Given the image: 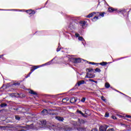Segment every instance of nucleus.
<instances>
[{"mask_svg":"<svg viewBox=\"0 0 131 131\" xmlns=\"http://www.w3.org/2000/svg\"><path fill=\"white\" fill-rule=\"evenodd\" d=\"M51 63H52V61H49V62H47V63H46L45 64H43L42 65L34 66L33 67H32V69L31 70V72H32H32H33V71H34V70H35L36 69H37L38 68H40V67H42L43 66H46L47 65H51Z\"/></svg>","mask_w":131,"mask_h":131,"instance_id":"f257e3e1","label":"nucleus"},{"mask_svg":"<svg viewBox=\"0 0 131 131\" xmlns=\"http://www.w3.org/2000/svg\"><path fill=\"white\" fill-rule=\"evenodd\" d=\"M85 83V82L84 80H80L75 85V87L77 88L78 86H80V85H81V84H84Z\"/></svg>","mask_w":131,"mask_h":131,"instance_id":"f03ea898","label":"nucleus"},{"mask_svg":"<svg viewBox=\"0 0 131 131\" xmlns=\"http://www.w3.org/2000/svg\"><path fill=\"white\" fill-rule=\"evenodd\" d=\"M26 12H27V13L29 14V15H34V14H35V11L31 9L26 10Z\"/></svg>","mask_w":131,"mask_h":131,"instance_id":"7ed1b4c3","label":"nucleus"},{"mask_svg":"<svg viewBox=\"0 0 131 131\" xmlns=\"http://www.w3.org/2000/svg\"><path fill=\"white\" fill-rule=\"evenodd\" d=\"M96 76L95 75H92L89 74V73H87L85 78H94Z\"/></svg>","mask_w":131,"mask_h":131,"instance_id":"20e7f679","label":"nucleus"},{"mask_svg":"<svg viewBox=\"0 0 131 131\" xmlns=\"http://www.w3.org/2000/svg\"><path fill=\"white\" fill-rule=\"evenodd\" d=\"M116 11H117V8H113L112 7L108 8V12H110V13H113V12H116Z\"/></svg>","mask_w":131,"mask_h":131,"instance_id":"39448f33","label":"nucleus"},{"mask_svg":"<svg viewBox=\"0 0 131 131\" xmlns=\"http://www.w3.org/2000/svg\"><path fill=\"white\" fill-rule=\"evenodd\" d=\"M99 130L100 131H106L107 130V127L106 126H100L99 127Z\"/></svg>","mask_w":131,"mask_h":131,"instance_id":"423d86ee","label":"nucleus"},{"mask_svg":"<svg viewBox=\"0 0 131 131\" xmlns=\"http://www.w3.org/2000/svg\"><path fill=\"white\" fill-rule=\"evenodd\" d=\"M74 60L75 63H80V62H82V61H84L83 59H81L80 58H75Z\"/></svg>","mask_w":131,"mask_h":131,"instance_id":"0eeeda50","label":"nucleus"},{"mask_svg":"<svg viewBox=\"0 0 131 131\" xmlns=\"http://www.w3.org/2000/svg\"><path fill=\"white\" fill-rule=\"evenodd\" d=\"M95 14H97V13L95 12H92V13L89 14L86 17V18H92V17H93L94 16V15H95Z\"/></svg>","mask_w":131,"mask_h":131,"instance_id":"6e6552de","label":"nucleus"},{"mask_svg":"<svg viewBox=\"0 0 131 131\" xmlns=\"http://www.w3.org/2000/svg\"><path fill=\"white\" fill-rule=\"evenodd\" d=\"M77 99L75 97H73L70 99V102L72 103V104H74V103H75Z\"/></svg>","mask_w":131,"mask_h":131,"instance_id":"1a4fd4ad","label":"nucleus"},{"mask_svg":"<svg viewBox=\"0 0 131 131\" xmlns=\"http://www.w3.org/2000/svg\"><path fill=\"white\" fill-rule=\"evenodd\" d=\"M101 18V16H95L93 18H92V21L93 22H96V20H97L98 19H100Z\"/></svg>","mask_w":131,"mask_h":131,"instance_id":"9d476101","label":"nucleus"},{"mask_svg":"<svg viewBox=\"0 0 131 131\" xmlns=\"http://www.w3.org/2000/svg\"><path fill=\"white\" fill-rule=\"evenodd\" d=\"M86 24V22L85 21H82L80 22V24L82 28H84V26H85Z\"/></svg>","mask_w":131,"mask_h":131,"instance_id":"9b49d317","label":"nucleus"},{"mask_svg":"<svg viewBox=\"0 0 131 131\" xmlns=\"http://www.w3.org/2000/svg\"><path fill=\"white\" fill-rule=\"evenodd\" d=\"M56 119H57V120H59V121H63V120H64V119L60 117H56Z\"/></svg>","mask_w":131,"mask_h":131,"instance_id":"f8f14e48","label":"nucleus"},{"mask_svg":"<svg viewBox=\"0 0 131 131\" xmlns=\"http://www.w3.org/2000/svg\"><path fill=\"white\" fill-rule=\"evenodd\" d=\"M41 113H42L43 114H44V115H46L47 114H48V110L44 109L42 112Z\"/></svg>","mask_w":131,"mask_h":131,"instance_id":"ddd939ff","label":"nucleus"},{"mask_svg":"<svg viewBox=\"0 0 131 131\" xmlns=\"http://www.w3.org/2000/svg\"><path fill=\"white\" fill-rule=\"evenodd\" d=\"M65 129L67 131H71V130H73V128H71V127H69L68 126H67L66 128H65Z\"/></svg>","mask_w":131,"mask_h":131,"instance_id":"4468645a","label":"nucleus"},{"mask_svg":"<svg viewBox=\"0 0 131 131\" xmlns=\"http://www.w3.org/2000/svg\"><path fill=\"white\" fill-rule=\"evenodd\" d=\"M116 12H117V13H122V12H125V10H124V9H119L118 10V9H117V11H116Z\"/></svg>","mask_w":131,"mask_h":131,"instance_id":"2eb2a0df","label":"nucleus"},{"mask_svg":"<svg viewBox=\"0 0 131 131\" xmlns=\"http://www.w3.org/2000/svg\"><path fill=\"white\" fill-rule=\"evenodd\" d=\"M29 94H31V95H36V93L35 92L33 91V90H30L29 91Z\"/></svg>","mask_w":131,"mask_h":131,"instance_id":"dca6fc26","label":"nucleus"},{"mask_svg":"<svg viewBox=\"0 0 131 131\" xmlns=\"http://www.w3.org/2000/svg\"><path fill=\"white\" fill-rule=\"evenodd\" d=\"M99 65H101L102 66H105V65H107V62H102L99 63Z\"/></svg>","mask_w":131,"mask_h":131,"instance_id":"f3484780","label":"nucleus"},{"mask_svg":"<svg viewBox=\"0 0 131 131\" xmlns=\"http://www.w3.org/2000/svg\"><path fill=\"white\" fill-rule=\"evenodd\" d=\"M78 40H81V41H84V39L81 36L78 37Z\"/></svg>","mask_w":131,"mask_h":131,"instance_id":"a211bd4d","label":"nucleus"},{"mask_svg":"<svg viewBox=\"0 0 131 131\" xmlns=\"http://www.w3.org/2000/svg\"><path fill=\"white\" fill-rule=\"evenodd\" d=\"M105 86V88H106V89H109V88H110V84L108 83H106Z\"/></svg>","mask_w":131,"mask_h":131,"instance_id":"6ab92c4d","label":"nucleus"},{"mask_svg":"<svg viewBox=\"0 0 131 131\" xmlns=\"http://www.w3.org/2000/svg\"><path fill=\"white\" fill-rule=\"evenodd\" d=\"M69 99L68 98H64L62 99V102L63 103H66V102H67V101H69Z\"/></svg>","mask_w":131,"mask_h":131,"instance_id":"aec40b11","label":"nucleus"},{"mask_svg":"<svg viewBox=\"0 0 131 131\" xmlns=\"http://www.w3.org/2000/svg\"><path fill=\"white\" fill-rule=\"evenodd\" d=\"M95 70L96 72H98V73L101 72V69H100L99 68H96Z\"/></svg>","mask_w":131,"mask_h":131,"instance_id":"412c9836","label":"nucleus"},{"mask_svg":"<svg viewBox=\"0 0 131 131\" xmlns=\"http://www.w3.org/2000/svg\"><path fill=\"white\" fill-rule=\"evenodd\" d=\"M77 112L78 113H79L80 114L82 115V116H84V114L83 113H82V112H81V111H77Z\"/></svg>","mask_w":131,"mask_h":131,"instance_id":"4be33fe9","label":"nucleus"},{"mask_svg":"<svg viewBox=\"0 0 131 131\" xmlns=\"http://www.w3.org/2000/svg\"><path fill=\"white\" fill-rule=\"evenodd\" d=\"M101 100H102V101H104V102H106V99H105V97H104V96L101 97Z\"/></svg>","mask_w":131,"mask_h":131,"instance_id":"5701e85b","label":"nucleus"},{"mask_svg":"<svg viewBox=\"0 0 131 131\" xmlns=\"http://www.w3.org/2000/svg\"><path fill=\"white\" fill-rule=\"evenodd\" d=\"M1 107H6V106H7V104L6 103L1 104Z\"/></svg>","mask_w":131,"mask_h":131,"instance_id":"b1692460","label":"nucleus"},{"mask_svg":"<svg viewBox=\"0 0 131 131\" xmlns=\"http://www.w3.org/2000/svg\"><path fill=\"white\" fill-rule=\"evenodd\" d=\"M85 101V98H83L81 100V102H82V103H84Z\"/></svg>","mask_w":131,"mask_h":131,"instance_id":"393cba45","label":"nucleus"},{"mask_svg":"<svg viewBox=\"0 0 131 131\" xmlns=\"http://www.w3.org/2000/svg\"><path fill=\"white\" fill-rule=\"evenodd\" d=\"M104 117H109V113H106Z\"/></svg>","mask_w":131,"mask_h":131,"instance_id":"a878e982","label":"nucleus"},{"mask_svg":"<svg viewBox=\"0 0 131 131\" xmlns=\"http://www.w3.org/2000/svg\"><path fill=\"white\" fill-rule=\"evenodd\" d=\"M15 119H16V120H20V117H19V116H16Z\"/></svg>","mask_w":131,"mask_h":131,"instance_id":"bb28decb","label":"nucleus"},{"mask_svg":"<svg viewBox=\"0 0 131 131\" xmlns=\"http://www.w3.org/2000/svg\"><path fill=\"white\" fill-rule=\"evenodd\" d=\"M42 123L43 125H46L47 123V121H42Z\"/></svg>","mask_w":131,"mask_h":131,"instance_id":"cd10ccee","label":"nucleus"},{"mask_svg":"<svg viewBox=\"0 0 131 131\" xmlns=\"http://www.w3.org/2000/svg\"><path fill=\"white\" fill-rule=\"evenodd\" d=\"M105 13H100L99 15L100 16H101V17H104V15Z\"/></svg>","mask_w":131,"mask_h":131,"instance_id":"c85d7f7f","label":"nucleus"},{"mask_svg":"<svg viewBox=\"0 0 131 131\" xmlns=\"http://www.w3.org/2000/svg\"><path fill=\"white\" fill-rule=\"evenodd\" d=\"M31 73H32V72H30L29 74L28 75V76L26 77V78L29 77V76H30V75L31 74Z\"/></svg>","mask_w":131,"mask_h":131,"instance_id":"c756f323","label":"nucleus"},{"mask_svg":"<svg viewBox=\"0 0 131 131\" xmlns=\"http://www.w3.org/2000/svg\"><path fill=\"white\" fill-rule=\"evenodd\" d=\"M117 116H118L120 118H122V117H124V116H121V115H120L117 114Z\"/></svg>","mask_w":131,"mask_h":131,"instance_id":"7c9ffc66","label":"nucleus"},{"mask_svg":"<svg viewBox=\"0 0 131 131\" xmlns=\"http://www.w3.org/2000/svg\"><path fill=\"white\" fill-rule=\"evenodd\" d=\"M75 37H79V34H78V33H76V34H75Z\"/></svg>","mask_w":131,"mask_h":131,"instance_id":"2f4dec72","label":"nucleus"},{"mask_svg":"<svg viewBox=\"0 0 131 131\" xmlns=\"http://www.w3.org/2000/svg\"><path fill=\"white\" fill-rule=\"evenodd\" d=\"M89 64H92V65H96V64H97V63H95V62H89Z\"/></svg>","mask_w":131,"mask_h":131,"instance_id":"473e14b6","label":"nucleus"},{"mask_svg":"<svg viewBox=\"0 0 131 131\" xmlns=\"http://www.w3.org/2000/svg\"><path fill=\"white\" fill-rule=\"evenodd\" d=\"M112 117L113 119H117L116 117L115 116H112Z\"/></svg>","mask_w":131,"mask_h":131,"instance_id":"72a5a7b5","label":"nucleus"},{"mask_svg":"<svg viewBox=\"0 0 131 131\" xmlns=\"http://www.w3.org/2000/svg\"><path fill=\"white\" fill-rule=\"evenodd\" d=\"M18 12H25V10H18Z\"/></svg>","mask_w":131,"mask_h":131,"instance_id":"f704fd0d","label":"nucleus"},{"mask_svg":"<svg viewBox=\"0 0 131 131\" xmlns=\"http://www.w3.org/2000/svg\"><path fill=\"white\" fill-rule=\"evenodd\" d=\"M126 117H127V118H131V116H130V115H126Z\"/></svg>","mask_w":131,"mask_h":131,"instance_id":"c9c22d12","label":"nucleus"},{"mask_svg":"<svg viewBox=\"0 0 131 131\" xmlns=\"http://www.w3.org/2000/svg\"><path fill=\"white\" fill-rule=\"evenodd\" d=\"M20 85V83H14V85Z\"/></svg>","mask_w":131,"mask_h":131,"instance_id":"e433bc0d","label":"nucleus"},{"mask_svg":"<svg viewBox=\"0 0 131 131\" xmlns=\"http://www.w3.org/2000/svg\"><path fill=\"white\" fill-rule=\"evenodd\" d=\"M107 131H114V129L113 128H111L110 129H108Z\"/></svg>","mask_w":131,"mask_h":131,"instance_id":"4c0bfd02","label":"nucleus"},{"mask_svg":"<svg viewBox=\"0 0 131 131\" xmlns=\"http://www.w3.org/2000/svg\"><path fill=\"white\" fill-rule=\"evenodd\" d=\"M60 50H61V48H57V52H60Z\"/></svg>","mask_w":131,"mask_h":131,"instance_id":"58836bf2","label":"nucleus"},{"mask_svg":"<svg viewBox=\"0 0 131 131\" xmlns=\"http://www.w3.org/2000/svg\"><path fill=\"white\" fill-rule=\"evenodd\" d=\"M89 81H92L93 82H94V81H95V80H94L93 79H90Z\"/></svg>","mask_w":131,"mask_h":131,"instance_id":"ea45409f","label":"nucleus"},{"mask_svg":"<svg viewBox=\"0 0 131 131\" xmlns=\"http://www.w3.org/2000/svg\"><path fill=\"white\" fill-rule=\"evenodd\" d=\"M92 131H98V129H96V128H95V129H93L92 130Z\"/></svg>","mask_w":131,"mask_h":131,"instance_id":"a19ab883","label":"nucleus"},{"mask_svg":"<svg viewBox=\"0 0 131 131\" xmlns=\"http://www.w3.org/2000/svg\"><path fill=\"white\" fill-rule=\"evenodd\" d=\"M92 71H93V69H89V72H91Z\"/></svg>","mask_w":131,"mask_h":131,"instance_id":"79ce46f5","label":"nucleus"},{"mask_svg":"<svg viewBox=\"0 0 131 131\" xmlns=\"http://www.w3.org/2000/svg\"><path fill=\"white\" fill-rule=\"evenodd\" d=\"M9 11H17L16 9L9 10Z\"/></svg>","mask_w":131,"mask_h":131,"instance_id":"37998d69","label":"nucleus"},{"mask_svg":"<svg viewBox=\"0 0 131 131\" xmlns=\"http://www.w3.org/2000/svg\"><path fill=\"white\" fill-rule=\"evenodd\" d=\"M2 57H4V55H0V58H2Z\"/></svg>","mask_w":131,"mask_h":131,"instance_id":"c03bdc74","label":"nucleus"},{"mask_svg":"<svg viewBox=\"0 0 131 131\" xmlns=\"http://www.w3.org/2000/svg\"><path fill=\"white\" fill-rule=\"evenodd\" d=\"M93 82H95V83H98V81H93Z\"/></svg>","mask_w":131,"mask_h":131,"instance_id":"a18cd8bd","label":"nucleus"},{"mask_svg":"<svg viewBox=\"0 0 131 131\" xmlns=\"http://www.w3.org/2000/svg\"><path fill=\"white\" fill-rule=\"evenodd\" d=\"M0 11H6V10L0 9Z\"/></svg>","mask_w":131,"mask_h":131,"instance_id":"49530a36","label":"nucleus"},{"mask_svg":"<svg viewBox=\"0 0 131 131\" xmlns=\"http://www.w3.org/2000/svg\"><path fill=\"white\" fill-rule=\"evenodd\" d=\"M97 14H99V12H97Z\"/></svg>","mask_w":131,"mask_h":131,"instance_id":"de8ad7c7","label":"nucleus"}]
</instances>
